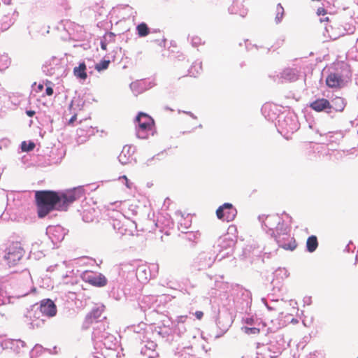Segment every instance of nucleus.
<instances>
[{
	"label": "nucleus",
	"mask_w": 358,
	"mask_h": 358,
	"mask_svg": "<svg viewBox=\"0 0 358 358\" xmlns=\"http://www.w3.org/2000/svg\"><path fill=\"white\" fill-rule=\"evenodd\" d=\"M124 150H125V148H124L123 150L122 151L121 154L120 155V160L122 162V163H126V162H123L122 158V156L124 155Z\"/></svg>",
	"instance_id": "30"
},
{
	"label": "nucleus",
	"mask_w": 358,
	"mask_h": 358,
	"mask_svg": "<svg viewBox=\"0 0 358 358\" xmlns=\"http://www.w3.org/2000/svg\"><path fill=\"white\" fill-rule=\"evenodd\" d=\"M276 17H275V19H276V22H280V20H282V17H283V14H284V9L280 5L278 4L277 6H276Z\"/></svg>",
	"instance_id": "20"
},
{
	"label": "nucleus",
	"mask_w": 358,
	"mask_h": 358,
	"mask_svg": "<svg viewBox=\"0 0 358 358\" xmlns=\"http://www.w3.org/2000/svg\"><path fill=\"white\" fill-rule=\"evenodd\" d=\"M253 322V319L252 318H247L246 320H245V323L248 324H252Z\"/></svg>",
	"instance_id": "29"
},
{
	"label": "nucleus",
	"mask_w": 358,
	"mask_h": 358,
	"mask_svg": "<svg viewBox=\"0 0 358 358\" xmlns=\"http://www.w3.org/2000/svg\"><path fill=\"white\" fill-rule=\"evenodd\" d=\"M150 271L146 265H140L136 270V277L138 280L143 283H147L150 280Z\"/></svg>",
	"instance_id": "10"
},
{
	"label": "nucleus",
	"mask_w": 358,
	"mask_h": 358,
	"mask_svg": "<svg viewBox=\"0 0 358 358\" xmlns=\"http://www.w3.org/2000/svg\"><path fill=\"white\" fill-rule=\"evenodd\" d=\"M40 311L43 315L52 317L56 315L57 309L53 301L50 299H45L40 302Z\"/></svg>",
	"instance_id": "5"
},
{
	"label": "nucleus",
	"mask_w": 358,
	"mask_h": 358,
	"mask_svg": "<svg viewBox=\"0 0 358 358\" xmlns=\"http://www.w3.org/2000/svg\"><path fill=\"white\" fill-rule=\"evenodd\" d=\"M324 20L328 21L329 20V17H327Z\"/></svg>",
	"instance_id": "34"
},
{
	"label": "nucleus",
	"mask_w": 358,
	"mask_h": 358,
	"mask_svg": "<svg viewBox=\"0 0 358 358\" xmlns=\"http://www.w3.org/2000/svg\"><path fill=\"white\" fill-rule=\"evenodd\" d=\"M318 247V241L316 236H309L306 241V248L309 252H313Z\"/></svg>",
	"instance_id": "13"
},
{
	"label": "nucleus",
	"mask_w": 358,
	"mask_h": 358,
	"mask_svg": "<svg viewBox=\"0 0 358 358\" xmlns=\"http://www.w3.org/2000/svg\"><path fill=\"white\" fill-rule=\"evenodd\" d=\"M45 92L48 96H52L53 94V89L51 87H48Z\"/></svg>",
	"instance_id": "24"
},
{
	"label": "nucleus",
	"mask_w": 358,
	"mask_h": 358,
	"mask_svg": "<svg viewBox=\"0 0 358 358\" xmlns=\"http://www.w3.org/2000/svg\"><path fill=\"white\" fill-rule=\"evenodd\" d=\"M192 43L195 47H199L204 43L201 38L198 35H194L191 38Z\"/></svg>",
	"instance_id": "19"
},
{
	"label": "nucleus",
	"mask_w": 358,
	"mask_h": 358,
	"mask_svg": "<svg viewBox=\"0 0 358 358\" xmlns=\"http://www.w3.org/2000/svg\"><path fill=\"white\" fill-rule=\"evenodd\" d=\"M3 348L6 349H10L16 354L24 352V349L26 348L24 341L20 339H6L3 343Z\"/></svg>",
	"instance_id": "6"
},
{
	"label": "nucleus",
	"mask_w": 358,
	"mask_h": 358,
	"mask_svg": "<svg viewBox=\"0 0 358 358\" xmlns=\"http://www.w3.org/2000/svg\"><path fill=\"white\" fill-rule=\"evenodd\" d=\"M343 82L342 76L335 73H330L326 78V84L331 88H340Z\"/></svg>",
	"instance_id": "9"
},
{
	"label": "nucleus",
	"mask_w": 358,
	"mask_h": 358,
	"mask_svg": "<svg viewBox=\"0 0 358 358\" xmlns=\"http://www.w3.org/2000/svg\"><path fill=\"white\" fill-rule=\"evenodd\" d=\"M223 242H227L226 245H224V248L232 247L236 242V237H223Z\"/></svg>",
	"instance_id": "18"
},
{
	"label": "nucleus",
	"mask_w": 358,
	"mask_h": 358,
	"mask_svg": "<svg viewBox=\"0 0 358 358\" xmlns=\"http://www.w3.org/2000/svg\"><path fill=\"white\" fill-rule=\"evenodd\" d=\"M109 64V60H102L95 65V69L98 71H101L103 70L108 69Z\"/></svg>",
	"instance_id": "16"
},
{
	"label": "nucleus",
	"mask_w": 358,
	"mask_h": 358,
	"mask_svg": "<svg viewBox=\"0 0 358 358\" xmlns=\"http://www.w3.org/2000/svg\"><path fill=\"white\" fill-rule=\"evenodd\" d=\"M326 30H327V31L329 33V36L331 39L335 40V39H336V38H338V36H337V35H336V34H331L329 33V28H328V27H326Z\"/></svg>",
	"instance_id": "25"
},
{
	"label": "nucleus",
	"mask_w": 358,
	"mask_h": 358,
	"mask_svg": "<svg viewBox=\"0 0 358 358\" xmlns=\"http://www.w3.org/2000/svg\"><path fill=\"white\" fill-rule=\"evenodd\" d=\"M136 122H138L136 134L138 138L145 139L150 135L154 134L155 122L150 116L140 113L136 117Z\"/></svg>",
	"instance_id": "2"
},
{
	"label": "nucleus",
	"mask_w": 358,
	"mask_h": 358,
	"mask_svg": "<svg viewBox=\"0 0 358 358\" xmlns=\"http://www.w3.org/2000/svg\"><path fill=\"white\" fill-rule=\"evenodd\" d=\"M357 358H358V357H357Z\"/></svg>",
	"instance_id": "35"
},
{
	"label": "nucleus",
	"mask_w": 358,
	"mask_h": 358,
	"mask_svg": "<svg viewBox=\"0 0 358 358\" xmlns=\"http://www.w3.org/2000/svg\"><path fill=\"white\" fill-rule=\"evenodd\" d=\"M77 118V115H74L72 116V117L69 120V124H72Z\"/></svg>",
	"instance_id": "28"
},
{
	"label": "nucleus",
	"mask_w": 358,
	"mask_h": 358,
	"mask_svg": "<svg viewBox=\"0 0 358 358\" xmlns=\"http://www.w3.org/2000/svg\"><path fill=\"white\" fill-rule=\"evenodd\" d=\"M317 15H325L327 14V10L323 7H320L317 10Z\"/></svg>",
	"instance_id": "22"
},
{
	"label": "nucleus",
	"mask_w": 358,
	"mask_h": 358,
	"mask_svg": "<svg viewBox=\"0 0 358 358\" xmlns=\"http://www.w3.org/2000/svg\"><path fill=\"white\" fill-rule=\"evenodd\" d=\"M37 88H38V92H41L43 90V84H39L37 86Z\"/></svg>",
	"instance_id": "31"
},
{
	"label": "nucleus",
	"mask_w": 358,
	"mask_h": 358,
	"mask_svg": "<svg viewBox=\"0 0 358 358\" xmlns=\"http://www.w3.org/2000/svg\"><path fill=\"white\" fill-rule=\"evenodd\" d=\"M194 315L198 320H201L203 316V313L202 311L198 310L195 312Z\"/></svg>",
	"instance_id": "23"
},
{
	"label": "nucleus",
	"mask_w": 358,
	"mask_h": 358,
	"mask_svg": "<svg viewBox=\"0 0 358 358\" xmlns=\"http://www.w3.org/2000/svg\"><path fill=\"white\" fill-rule=\"evenodd\" d=\"M237 215L236 209L231 203H225L220 206L216 210V215L218 219L226 222L233 221Z\"/></svg>",
	"instance_id": "4"
},
{
	"label": "nucleus",
	"mask_w": 358,
	"mask_h": 358,
	"mask_svg": "<svg viewBox=\"0 0 358 358\" xmlns=\"http://www.w3.org/2000/svg\"><path fill=\"white\" fill-rule=\"evenodd\" d=\"M77 199L74 191H68L61 194L51 190L36 191L35 203L38 217L43 218L55 210L66 211L69 205Z\"/></svg>",
	"instance_id": "1"
},
{
	"label": "nucleus",
	"mask_w": 358,
	"mask_h": 358,
	"mask_svg": "<svg viewBox=\"0 0 358 358\" xmlns=\"http://www.w3.org/2000/svg\"><path fill=\"white\" fill-rule=\"evenodd\" d=\"M86 70V64L85 62H82L78 67L73 69V74L76 78L85 80L87 78Z\"/></svg>",
	"instance_id": "11"
},
{
	"label": "nucleus",
	"mask_w": 358,
	"mask_h": 358,
	"mask_svg": "<svg viewBox=\"0 0 358 358\" xmlns=\"http://www.w3.org/2000/svg\"><path fill=\"white\" fill-rule=\"evenodd\" d=\"M280 247L286 250H291L293 251L295 250L297 247V243L294 238L291 237L289 238V241L288 243H280Z\"/></svg>",
	"instance_id": "14"
},
{
	"label": "nucleus",
	"mask_w": 358,
	"mask_h": 358,
	"mask_svg": "<svg viewBox=\"0 0 358 358\" xmlns=\"http://www.w3.org/2000/svg\"><path fill=\"white\" fill-rule=\"evenodd\" d=\"M24 255V250L20 242H13L8 248L4 257L8 266H15Z\"/></svg>",
	"instance_id": "3"
},
{
	"label": "nucleus",
	"mask_w": 358,
	"mask_h": 358,
	"mask_svg": "<svg viewBox=\"0 0 358 358\" xmlns=\"http://www.w3.org/2000/svg\"><path fill=\"white\" fill-rule=\"evenodd\" d=\"M85 279H87V282L94 286L97 287H103L105 286L107 283V279L106 277L99 273V274H86L84 277Z\"/></svg>",
	"instance_id": "8"
},
{
	"label": "nucleus",
	"mask_w": 358,
	"mask_h": 358,
	"mask_svg": "<svg viewBox=\"0 0 358 358\" xmlns=\"http://www.w3.org/2000/svg\"><path fill=\"white\" fill-rule=\"evenodd\" d=\"M310 107L316 112H322L326 110H331V104L327 99L320 98L310 103Z\"/></svg>",
	"instance_id": "7"
},
{
	"label": "nucleus",
	"mask_w": 358,
	"mask_h": 358,
	"mask_svg": "<svg viewBox=\"0 0 358 358\" xmlns=\"http://www.w3.org/2000/svg\"><path fill=\"white\" fill-rule=\"evenodd\" d=\"M345 106L344 99L340 96H336L332 100L331 109L336 112H342Z\"/></svg>",
	"instance_id": "12"
},
{
	"label": "nucleus",
	"mask_w": 358,
	"mask_h": 358,
	"mask_svg": "<svg viewBox=\"0 0 358 358\" xmlns=\"http://www.w3.org/2000/svg\"><path fill=\"white\" fill-rule=\"evenodd\" d=\"M137 32L139 36L144 37L149 34L150 31L147 24L144 22L139 24L137 27Z\"/></svg>",
	"instance_id": "15"
},
{
	"label": "nucleus",
	"mask_w": 358,
	"mask_h": 358,
	"mask_svg": "<svg viewBox=\"0 0 358 358\" xmlns=\"http://www.w3.org/2000/svg\"><path fill=\"white\" fill-rule=\"evenodd\" d=\"M234 8H235V6H233L232 8H231V13H234V14H238V13L234 10Z\"/></svg>",
	"instance_id": "32"
},
{
	"label": "nucleus",
	"mask_w": 358,
	"mask_h": 358,
	"mask_svg": "<svg viewBox=\"0 0 358 358\" xmlns=\"http://www.w3.org/2000/svg\"><path fill=\"white\" fill-rule=\"evenodd\" d=\"M26 113L27 115L29 116V117H33L34 115H35V111L34 110H27L26 111Z\"/></svg>",
	"instance_id": "26"
},
{
	"label": "nucleus",
	"mask_w": 358,
	"mask_h": 358,
	"mask_svg": "<svg viewBox=\"0 0 358 358\" xmlns=\"http://www.w3.org/2000/svg\"><path fill=\"white\" fill-rule=\"evenodd\" d=\"M35 148V144L33 142H30L28 145H27L26 142H22V150L23 151H31Z\"/></svg>",
	"instance_id": "21"
},
{
	"label": "nucleus",
	"mask_w": 358,
	"mask_h": 358,
	"mask_svg": "<svg viewBox=\"0 0 358 358\" xmlns=\"http://www.w3.org/2000/svg\"><path fill=\"white\" fill-rule=\"evenodd\" d=\"M242 17H245L247 14V10L246 9H243L242 11H241L239 13H238Z\"/></svg>",
	"instance_id": "27"
},
{
	"label": "nucleus",
	"mask_w": 358,
	"mask_h": 358,
	"mask_svg": "<svg viewBox=\"0 0 358 358\" xmlns=\"http://www.w3.org/2000/svg\"><path fill=\"white\" fill-rule=\"evenodd\" d=\"M242 330L243 332L248 335L254 334L258 335L260 333V329L256 327H243Z\"/></svg>",
	"instance_id": "17"
},
{
	"label": "nucleus",
	"mask_w": 358,
	"mask_h": 358,
	"mask_svg": "<svg viewBox=\"0 0 358 358\" xmlns=\"http://www.w3.org/2000/svg\"><path fill=\"white\" fill-rule=\"evenodd\" d=\"M101 48H102V49L106 50V45H101Z\"/></svg>",
	"instance_id": "33"
}]
</instances>
